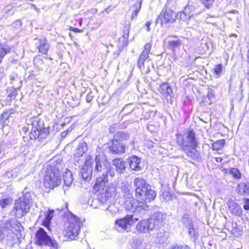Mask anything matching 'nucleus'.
Masks as SVG:
<instances>
[{
    "label": "nucleus",
    "mask_w": 249,
    "mask_h": 249,
    "mask_svg": "<svg viewBox=\"0 0 249 249\" xmlns=\"http://www.w3.org/2000/svg\"><path fill=\"white\" fill-rule=\"evenodd\" d=\"M106 210L107 211L109 214L111 215H114L117 213L119 210V204L114 203L110 204L107 206Z\"/></svg>",
    "instance_id": "32"
},
{
    "label": "nucleus",
    "mask_w": 249,
    "mask_h": 249,
    "mask_svg": "<svg viewBox=\"0 0 249 249\" xmlns=\"http://www.w3.org/2000/svg\"><path fill=\"white\" fill-rule=\"evenodd\" d=\"M129 136L126 132L123 131L117 132L114 135L113 139L121 142L123 140H126L128 139Z\"/></svg>",
    "instance_id": "31"
},
{
    "label": "nucleus",
    "mask_w": 249,
    "mask_h": 249,
    "mask_svg": "<svg viewBox=\"0 0 249 249\" xmlns=\"http://www.w3.org/2000/svg\"><path fill=\"white\" fill-rule=\"evenodd\" d=\"M71 30L75 33H82L83 31L82 29H79L75 27H71Z\"/></svg>",
    "instance_id": "56"
},
{
    "label": "nucleus",
    "mask_w": 249,
    "mask_h": 249,
    "mask_svg": "<svg viewBox=\"0 0 249 249\" xmlns=\"http://www.w3.org/2000/svg\"><path fill=\"white\" fill-rule=\"evenodd\" d=\"M18 79V76L17 74L11 75L10 76V79L11 80V82L12 83L13 81L16 80Z\"/></svg>",
    "instance_id": "55"
},
{
    "label": "nucleus",
    "mask_w": 249,
    "mask_h": 249,
    "mask_svg": "<svg viewBox=\"0 0 249 249\" xmlns=\"http://www.w3.org/2000/svg\"><path fill=\"white\" fill-rule=\"evenodd\" d=\"M225 142V140L223 139L217 140L216 142H213L212 144L213 149L216 151L220 149L224 146Z\"/></svg>",
    "instance_id": "35"
},
{
    "label": "nucleus",
    "mask_w": 249,
    "mask_h": 249,
    "mask_svg": "<svg viewBox=\"0 0 249 249\" xmlns=\"http://www.w3.org/2000/svg\"><path fill=\"white\" fill-rule=\"evenodd\" d=\"M66 235L71 240H74L78 235L80 231L82 222L77 217L72 216L68 220Z\"/></svg>",
    "instance_id": "7"
},
{
    "label": "nucleus",
    "mask_w": 249,
    "mask_h": 249,
    "mask_svg": "<svg viewBox=\"0 0 249 249\" xmlns=\"http://www.w3.org/2000/svg\"><path fill=\"white\" fill-rule=\"evenodd\" d=\"M129 28L124 26L122 36L118 39V46L119 48H123L128 45V38L129 36Z\"/></svg>",
    "instance_id": "21"
},
{
    "label": "nucleus",
    "mask_w": 249,
    "mask_h": 249,
    "mask_svg": "<svg viewBox=\"0 0 249 249\" xmlns=\"http://www.w3.org/2000/svg\"><path fill=\"white\" fill-rule=\"evenodd\" d=\"M109 198V197H107L106 196L102 194L98 196L97 199L100 203L102 204H106L107 205Z\"/></svg>",
    "instance_id": "41"
},
{
    "label": "nucleus",
    "mask_w": 249,
    "mask_h": 249,
    "mask_svg": "<svg viewBox=\"0 0 249 249\" xmlns=\"http://www.w3.org/2000/svg\"><path fill=\"white\" fill-rule=\"evenodd\" d=\"M87 150V144L86 142H83L79 143L76 149L74 152V161L75 162H79L80 157H82Z\"/></svg>",
    "instance_id": "17"
},
{
    "label": "nucleus",
    "mask_w": 249,
    "mask_h": 249,
    "mask_svg": "<svg viewBox=\"0 0 249 249\" xmlns=\"http://www.w3.org/2000/svg\"><path fill=\"white\" fill-rule=\"evenodd\" d=\"M68 134V132L67 131H63L61 133V136L62 138H65L66 137L67 135Z\"/></svg>",
    "instance_id": "60"
},
{
    "label": "nucleus",
    "mask_w": 249,
    "mask_h": 249,
    "mask_svg": "<svg viewBox=\"0 0 249 249\" xmlns=\"http://www.w3.org/2000/svg\"><path fill=\"white\" fill-rule=\"evenodd\" d=\"M171 249H190V248L188 246L184 245L174 246Z\"/></svg>",
    "instance_id": "52"
},
{
    "label": "nucleus",
    "mask_w": 249,
    "mask_h": 249,
    "mask_svg": "<svg viewBox=\"0 0 249 249\" xmlns=\"http://www.w3.org/2000/svg\"><path fill=\"white\" fill-rule=\"evenodd\" d=\"M93 95L92 92L90 91L88 93L86 97V101L87 102L89 103L93 98Z\"/></svg>",
    "instance_id": "53"
},
{
    "label": "nucleus",
    "mask_w": 249,
    "mask_h": 249,
    "mask_svg": "<svg viewBox=\"0 0 249 249\" xmlns=\"http://www.w3.org/2000/svg\"><path fill=\"white\" fill-rule=\"evenodd\" d=\"M228 172L235 178L238 179L241 177V173L237 168H229L228 169Z\"/></svg>",
    "instance_id": "38"
},
{
    "label": "nucleus",
    "mask_w": 249,
    "mask_h": 249,
    "mask_svg": "<svg viewBox=\"0 0 249 249\" xmlns=\"http://www.w3.org/2000/svg\"><path fill=\"white\" fill-rule=\"evenodd\" d=\"M108 184L107 171H105L101 176L97 178L95 184L93 186V190L96 192L104 191Z\"/></svg>",
    "instance_id": "14"
},
{
    "label": "nucleus",
    "mask_w": 249,
    "mask_h": 249,
    "mask_svg": "<svg viewBox=\"0 0 249 249\" xmlns=\"http://www.w3.org/2000/svg\"><path fill=\"white\" fill-rule=\"evenodd\" d=\"M54 211L53 209H49L45 213L44 218L42 220V225L48 228L51 223V220L54 216Z\"/></svg>",
    "instance_id": "23"
},
{
    "label": "nucleus",
    "mask_w": 249,
    "mask_h": 249,
    "mask_svg": "<svg viewBox=\"0 0 249 249\" xmlns=\"http://www.w3.org/2000/svg\"><path fill=\"white\" fill-rule=\"evenodd\" d=\"M164 215L162 213L158 212L154 214L151 218H154L156 223V225H158L162 222L163 220Z\"/></svg>",
    "instance_id": "37"
},
{
    "label": "nucleus",
    "mask_w": 249,
    "mask_h": 249,
    "mask_svg": "<svg viewBox=\"0 0 249 249\" xmlns=\"http://www.w3.org/2000/svg\"><path fill=\"white\" fill-rule=\"evenodd\" d=\"M23 196L16 200L11 213L17 218H21L30 210L32 202L31 194L24 190Z\"/></svg>",
    "instance_id": "6"
},
{
    "label": "nucleus",
    "mask_w": 249,
    "mask_h": 249,
    "mask_svg": "<svg viewBox=\"0 0 249 249\" xmlns=\"http://www.w3.org/2000/svg\"><path fill=\"white\" fill-rule=\"evenodd\" d=\"M151 49V44L148 43L144 46V50L142 52L138 60L137 65L141 71H143L144 68V62H149L150 61L149 54Z\"/></svg>",
    "instance_id": "12"
},
{
    "label": "nucleus",
    "mask_w": 249,
    "mask_h": 249,
    "mask_svg": "<svg viewBox=\"0 0 249 249\" xmlns=\"http://www.w3.org/2000/svg\"><path fill=\"white\" fill-rule=\"evenodd\" d=\"M141 5H142L141 2H139L136 3L133 6V12H132V13L131 14V20L135 19L137 17V16L138 14V13L141 9Z\"/></svg>",
    "instance_id": "34"
},
{
    "label": "nucleus",
    "mask_w": 249,
    "mask_h": 249,
    "mask_svg": "<svg viewBox=\"0 0 249 249\" xmlns=\"http://www.w3.org/2000/svg\"><path fill=\"white\" fill-rule=\"evenodd\" d=\"M109 149L113 154H122L124 153L125 146L121 142L113 139Z\"/></svg>",
    "instance_id": "16"
},
{
    "label": "nucleus",
    "mask_w": 249,
    "mask_h": 249,
    "mask_svg": "<svg viewBox=\"0 0 249 249\" xmlns=\"http://www.w3.org/2000/svg\"><path fill=\"white\" fill-rule=\"evenodd\" d=\"M39 45L37 46V48L39 52L41 53L47 54L50 46L48 43L46 38H41L38 39Z\"/></svg>",
    "instance_id": "22"
},
{
    "label": "nucleus",
    "mask_w": 249,
    "mask_h": 249,
    "mask_svg": "<svg viewBox=\"0 0 249 249\" xmlns=\"http://www.w3.org/2000/svg\"><path fill=\"white\" fill-rule=\"evenodd\" d=\"M26 126L22 127V131L27 132L31 131L30 139L40 142L48 135V131L43 127V122L37 117L34 116L26 120Z\"/></svg>",
    "instance_id": "4"
},
{
    "label": "nucleus",
    "mask_w": 249,
    "mask_h": 249,
    "mask_svg": "<svg viewBox=\"0 0 249 249\" xmlns=\"http://www.w3.org/2000/svg\"><path fill=\"white\" fill-rule=\"evenodd\" d=\"M115 127H116L115 124H113L112 125H111L109 128V132L112 133H114V132L115 131Z\"/></svg>",
    "instance_id": "59"
},
{
    "label": "nucleus",
    "mask_w": 249,
    "mask_h": 249,
    "mask_svg": "<svg viewBox=\"0 0 249 249\" xmlns=\"http://www.w3.org/2000/svg\"><path fill=\"white\" fill-rule=\"evenodd\" d=\"M214 96V92L212 89H208L207 97L208 99L211 101V99Z\"/></svg>",
    "instance_id": "51"
},
{
    "label": "nucleus",
    "mask_w": 249,
    "mask_h": 249,
    "mask_svg": "<svg viewBox=\"0 0 249 249\" xmlns=\"http://www.w3.org/2000/svg\"><path fill=\"white\" fill-rule=\"evenodd\" d=\"M107 187L106 188V192L104 195L106 196L107 197H111L113 196L115 194V187L112 185H108Z\"/></svg>",
    "instance_id": "36"
},
{
    "label": "nucleus",
    "mask_w": 249,
    "mask_h": 249,
    "mask_svg": "<svg viewBox=\"0 0 249 249\" xmlns=\"http://www.w3.org/2000/svg\"><path fill=\"white\" fill-rule=\"evenodd\" d=\"M56 164L53 163L47 166L45 169V176L43 179V184L46 188L53 189L59 185L61 182V172L63 167L62 160H53Z\"/></svg>",
    "instance_id": "2"
},
{
    "label": "nucleus",
    "mask_w": 249,
    "mask_h": 249,
    "mask_svg": "<svg viewBox=\"0 0 249 249\" xmlns=\"http://www.w3.org/2000/svg\"><path fill=\"white\" fill-rule=\"evenodd\" d=\"M183 223L187 229L193 225L192 220L187 216H184Z\"/></svg>",
    "instance_id": "46"
},
{
    "label": "nucleus",
    "mask_w": 249,
    "mask_h": 249,
    "mask_svg": "<svg viewBox=\"0 0 249 249\" xmlns=\"http://www.w3.org/2000/svg\"><path fill=\"white\" fill-rule=\"evenodd\" d=\"M42 59H40L39 58H35V60H34V62H35V63L36 64L39 62H42Z\"/></svg>",
    "instance_id": "61"
},
{
    "label": "nucleus",
    "mask_w": 249,
    "mask_h": 249,
    "mask_svg": "<svg viewBox=\"0 0 249 249\" xmlns=\"http://www.w3.org/2000/svg\"><path fill=\"white\" fill-rule=\"evenodd\" d=\"M231 231L234 236L236 237L240 236L242 234V231L241 230L240 228L237 227L236 223L233 225Z\"/></svg>",
    "instance_id": "42"
},
{
    "label": "nucleus",
    "mask_w": 249,
    "mask_h": 249,
    "mask_svg": "<svg viewBox=\"0 0 249 249\" xmlns=\"http://www.w3.org/2000/svg\"><path fill=\"white\" fill-rule=\"evenodd\" d=\"M63 180L65 186L69 187L73 181L71 172L68 169H66L63 173Z\"/></svg>",
    "instance_id": "28"
},
{
    "label": "nucleus",
    "mask_w": 249,
    "mask_h": 249,
    "mask_svg": "<svg viewBox=\"0 0 249 249\" xmlns=\"http://www.w3.org/2000/svg\"><path fill=\"white\" fill-rule=\"evenodd\" d=\"M106 171H107V173H108V172H109V173H110V176H111V177H113V176H114V172H111V171H110V169H107Z\"/></svg>",
    "instance_id": "62"
},
{
    "label": "nucleus",
    "mask_w": 249,
    "mask_h": 249,
    "mask_svg": "<svg viewBox=\"0 0 249 249\" xmlns=\"http://www.w3.org/2000/svg\"><path fill=\"white\" fill-rule=\"evenodd\" d=\"M171 195L168 191H163L160 195V199L163 201H168L170 200Z\"/></svg>",
    "instance_id": "47"
},
{
    "label": "nucleus",
    "mask_w": 249,
    "mask_h": 249,
    "mask_svg": "<svg viewBox=\"0 0 249 249\" xmlns=\"http://www.w3.org/2000/svg\"><path fill=\"white\" fill-rule=\"evenodd\" d=\"M143 240L142 238L139 237L134 239L131 243V248L130 249H141L142 246Z\"/></svg>",
    "instance_id": "33"
},
{
    "label": "nucleus",
    "mask_w": 249,
    "mask_h": 249,
    "mask_svg": "<svg viewBox=\"0 0 249 249\" xmlns=\"http://www.w3.org/2000/svg\"><path fill=\"white\" fill-rule=\"evenodd\" d=\"M16 23L18 25V26H21V22H20L19 20H17V21L16 22Z\"/></svg>",
    "instance_id": "64"
},
{
    "label": "nucleus",
    "mask_w": 249,
    "mask_h": 249,
    "mask_svg": "<svg viewBox=\"0 0 249 249\" xmlns=\"http://www.w3.org/2000/svg\"><path fill=\"white\" fill-rule=\"evenodd\" d=\"M138 220V218H133L132 215H127L125 217L117 220L115 222L116 228H121L127 231L130 230V226Z\"/></svg>",
    "instance_id": "10"
},
{
    "label": "nucleus",
    "mask_w": 249,
    "mask_h": 249,
    "mask_svg": "<svg viewBox=\"0 0 249 249\" xmlns=\"http://www.w3.org/2000/svg\"><path fill=\"white\" fill-rule=\"evenodd\" d=\"M194 9L195 7L194 6L188 5L185 8L183 11L179 13L177 16H178L180 19L185 21L193 16V12Z\"/></svg>",
    "instance_id": "19"
},
{
    "label": "nucleus",
    "mask_w": 249,
    "mask_h": 249,
    "mask_svg": "<svg viewBox=\"0 0 249 249\" xmlns=\"http://www.w3.org/2000/svg\"><path fill=\"white\" fill-rule=\"evenodd\" d=\"M159 91L166 98L168 102L170 101L172 103V94L173 92L171 87L168 84H162L159 89Z\"/></svg>",
    "instance_id": "18"
},
{
    "label": "nucleus",
    "mask_w": 249,
    "mask_h": 249,
    "mask_svg": "<svg viewBox=\"0 0 249 249\" xmlns=\"http://www.w3.org/2000/svg\"><path fill=\"white\" fill-rule=\"evenodd\" d=\"M91 163H92V157L91 156H88L86 158V160L85 161V163L84 165H86L87 166L91 167Z\"/></svg>",
    "instance_id": "48"
},
{
    "label": "nucleus",
    "mask_w": 249,
    "mask_h": 249,
    "mask_svg": "<svg viewBox=\"0 0 249 249\" xmlns=\"http://www.w3.org/2000/svg\"><path fill=\"white\" fill-rule=\"evenodd\" d=\"M13 110L5 111L0 116V123L3 126L8 125L9 122L8 119L11 117V115L13 113Z\"/></svg>",
    "instance_id": "29"
},
{
    "label": "nucleus",
    "mask_w": 249,
    "mask_h": 249,
    "mask_svg": "<svg viewBox=\"0 0 249 249\" xmlns=\"http://www.w3.org/2000/svg\"><path fill=\"white\" fill-rule=\"evenodd\" d=\"M36 243L38 245H48L54 248H57L58 245L55 240H53L46 231L40 228L36 234Z\"/></svg>",
    "instance_id": "9"
},
{
    "label": "nucleus",
    "mask_w": 249,
    "mask_h": 249,
    "mask_svg": "<svg viewBox=\"0 0 249 249\" xmlns=\"http://www.w3.org/2000/svg\"><path fill=\"white\" fill-rule=\"evenodd\" d=\"M164 233H162L161 232H160V233H158V237L159 238L160 237V240H159V242H163L164 241Z\"/></svg>",
    "instance_id": "54"
},
{
    "label": "nucleus",
    "mask_w": 249,
    "mask_h": 249,
    "mask_svg": "<svg viewBox=\"0 0 249 249\" xmlns=\"http://www.w3.org/2000/svg\"><path fill=\"white\" fill-rule=\"evenodd\" d=\"M156 223L154 218L143 219L140 221L136 226L137 230L142 233H147L152 231Z\"/></svg>",
    "instance_id": "11"
},
{
    "label": "nucleus",
    "mask_w": 249,
    "mask_h": 249,
    "mask_svg": "<svg viewBox=\"0 0 249 249\" xmlns=\"http://www.w3.org/2000/svg\"><path fill=\"white\" fill-rule=\"evenodd\" d=\"M188 232L191 237H193L195 241L198 237V234L197 231L195 230L193 225L187 228Z\"/></svg>",
    "instance_id": "40"
},
{
    "label": "nucleus",
    "mask_w": 249,
    "mask_h": 249,
    "mask_svg": "<svg viewBox=\"0 0 249 249\" xmlns=\"http://www.w3.org/2000/svg\"><path fill=\"white\" fill-rule=\"evenodd\" d=\"M9 203V200L8 198L3 199L0 200V206L2 208H4Z\"/></svg>",
    "instance_id": "49"
},
{
    "label": "nucleus",
    "mask_w": 249,
    "mask_h": 249,
    "mask_svg": "<svg viewBox=\"0 0 249 249\" xmlns=\"http://www.w3.org/2000/svg\"><path fill=\"white\" fill-rule=\"evenodd\" d=\"M95 161L96 162L95 170L97 172H101L103 170V167L102 166V164L100 161L99 156H96L95 157Z\"/></svg>",
    "instance_id": "43"
},
{
    "label": "nucleus",
    "mask_w": 249,
    "mask_h": 249,
    "mask_svg": "<svg viewBox=\"0 0 249 249\" xmlns=\"http://www.w3.org/2000/svg\"><path fill=\"white\" fill-rule=\"evenodd\" d=\"M214 72L215 74V75L219 77L221 75L222 71V65L221 64H218L215 66V67L213 69Z\"/></svg>",
    "instance_id": "45"
},
{
    "label": "nucleus",
    "mask_w": 249,
    "mask_h": 249,
    "mask_svg": "<svg viewBox=\"0 0 249 249\" xmlns=\"http://www.w3.org/2000/svg\"><path fill=\"white\" fill-rule=\"evenodd\" d=\"M80 174L84 180L89 179L92 174V167L83 165L80 170Z\"/></svg>",
    "instance_id": "24"
},
{
    "label": "nucleus",
    "mask_w": 249,
    "mask_h": 249,
    "mask_svg": "<svg viewBox=\"0 0 249 249\" xmlns=\"http://www.w3.org/2000/svg\"><path fill=\"white\" fill-rule=\"evenodd\" d=\"M237 193L240 195L249 194V183L241 182L237 188Z\"/></svg>",
    "instance_id": "27"
},
{
    "label": "nucleus",
    "mask_w": 249,
    "mask_h": 249,
    "mask_svg": "<svg viewBox=\"0 0 249 249\" xmlns=\"http://www.w3.org/2000/svg\"><path fill=\"white\" fill-rule=\"evenodd\" d=\"M230 12L233 13V14H237L238 13V11L235 10H232L231 11H230Z\"/></svg>",
    "instance_id": "63"
},
{
    "label": "nucleus",
    "mask_w": 249,
    "mask_h": 249,
    "mask_svg": "<svg viewBox=\"0 0 249 249\" xmlns=\"http://www.w3.org/2000/svg\"><path fill=\"white\" fill-rule=\"evenodd\" d=\"M21 225L15 219H10L0 226V242L5 239H8L9 235L13 233V229L20 228Z\"/></svg>",
    "instance_id": "8"
},
{
    "label": "nucleus",
    "mask_w": 249,
    "mask_h": 249,
    "mask_svg": "<svg viewBox=\"0 0 249 249\" xmlns=\"http://www.w3.org/2000/svg\"><path fill=\"white\" fill-rule=\"evenodd\" d=\"M112 164L116 167V171L120 173H123L125 170V162L120 159L113 160Z\"/></svg>",
    "instance_id": "26"
},
{
    "label": "nucleus",
    "mask_w": 249,
    "mask_h": 249,
    "mask_svg": "<svg viewBox=\"0 0 249 249\" xmlns=\"http://www.w3.org/2000/svg\"><path fill=\"white\" fill-rule=\"evenodd\" d=\"M177 17L175 12L170 9H166L163 11L159 16L157 20H160L161 25L167 23H173Z\"/></svg>",
    "instance_id": "13"
},
{
    "label": "nucleus",
    "mask_w": 249,
    "mask_h": 249,
    "mask_svg": "<svg viewBox=\"0 0 249 249\" xmlns=\"http://www.w3.org/2000/svg\"><path fill=\"white\" fill-rule=\"evenodd\" d=\"M5 12L8 15H12L14 13V9L12 7L8 6L5 9Z\"/></svg>",
    "instance_id": "50"
},
{
    "label": "nucleus",
    "mask_w": 249,
    "mask_h": 249,
    "mask_svg": "<svg viewBox=\"0 0 249 249\" xmlns=\"http://www.w3.org/2000/svg\"><path fill=\"white\" fill-rule=\"evenodd\" d=\"M129 164L130 168L136 171H140L142 170L140 159L137 156H134L128 159Z\"/></svg>",
    "instance_id": "20"
},
{
    "label": "nucleus",
    "mask_w": 249,
    "mask_h": 249,
    "mask_svg": "<svg viewBox=\"0 0 249 249\" xmlns=\"http://www.w3.org/2000/svg\"><path fill=\"white\" fill-rule=\"evenodd\" d=\"M229 208L231 213L235 215L239 216L242 213V210L241 207L233 201L230 203Z\"/></svg>",
    "instance_id": "25"
},
{
    "label": "nucleus",
    "mask_w": 249,
    "mask_h": 249,
    "mask_svg": "<svg viewBox=\"0 0 249 249\" xmlns=\"http://www.w3.org/2000/svg\"><path fill=\"white\" fill-rule=\"evenodd\" d=\"M217 0H200V1L203 5L206 8L210 9L213 6V4Z\"/></svg>",
    "instance_id": "39"
},
{
    "label": "nucleus",
    "mask_w": 249,
    "mask_h": 249,
    "mask_svg": "<svg viewBox=\"0 0 249 249\" xmlns=\"http://www.w3.org/2000/svg\"><path fill=\"white\" fill-rule=\"evenodd\" d=\"M133 184L135 187L136 196L145 204L150 202L156 197V192L151 189V186L146 183L143 178H135Z\"/></svg>",
    "instance_id": "5"
},
{
    "label": "nucleus",
    "mask_w": 249,
    "mask_h": 249,
    "mask_svg": "<svg viewBox=\"0 0 249 249\" xmlns=\"http://www.w3.org/2000/svg\"><path fill=\"white\" fill-rule=\"evenodd\" d=\"M244 208L245 210H249V199H247L245 201V204L244 206Z\"/></svg>",
    "instance_id": "57"
},
{
    "label": "nucleus",
    "mask_w": 249,
    "mask_h": 249,
    "mask_svg": "<svg viewBox=\"0 0 249 249\" xmlns=\"http://www.w3.org/2000/svg\"><path fill=\"white\" fill-rule=\"evenodd\" d=\"M181 41L179 39L170 40L168 42V45L173 49L181 45Z\"/></svg>",
    "instance_id": "44"
},
{
    "label": "nucleus",
    "mask_w": 249,
    "mask_h": 249,
    "mask_svg": "<svg viewBox=\"0 0 249 249\" xmlns=\"http://www.w3.org/2000/svg\"><path fill=\"white\" fill-rule=\"evenodd\" d=\"M176 136L178 145L188 157L195 160L200 159V154L196 150L198 142L193 130L188 131L183 134L177 133Z\"/></svg>",
    "instance_id": "1"
},
{
    "label": "nucleus",
    "mask_w": 249,
    "mask_h": 249,
    "mask_svg": "<svg viewBox=\"0 0 249 249\" xmlns=\"http://www.w3.org/2000/svg\"><path fill=\"white\" fill-rule=\"evenodd\" d=\"M152 23V21H149L145 23V26L146 27L147 31H150V26Z\"/></svg>",
    "instance_id": "58"
},
{
    "label": "nucleus",
    "mask_w": 249,
    "mask_h": 249,
    "mask_svg": "<svg viewBox=\"0 0 249 249\" xmlns=\"http://www.w3.org/2000/svg\"><path fill=\"white\" fill-rule=\"evenodd\" d=\"M121 191L124 200V207L126 211L133 213H142L147 209L148 206L146 204L133 198V191L128 186L123 185Z\"/></svg>",
    "instance_id": "3"
},
{
    "label": "nucleus",
    "mask_w": 249,
    "mask_h": 249,
    "mask_svg": "<svg viewBox=\"0 0 249 249\" xmlns=\"http://www.w3.org/2000/svg\"><path fill=\"white\" fill-rule=\"evenodd\" d=\"M11 51L10 47L5 44L0 43V63L2 62V59Z\"/></svg>",
    "instance_id": "30"
},
{
    "label": "nucleus",
    "mask_w": 249,
    "mask_h": 249,
    "mask_svg": "<svg viewBox=\"0 0 249 249\" xmlns=\"http://www.w3.org/2000/svg\"><path fill=\"white\" fill-rule=\"evenodd\" d=\"M93 17V10H89L85 13L84 17H80L79 15L76 16V20H78V24L79 26H82L84 25L85 26H88L91 19H92Z\"/></svg>",
    "instance_id": "15"
}]
</instances>
